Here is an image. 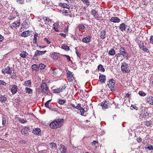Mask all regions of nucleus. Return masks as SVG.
I'll use <instances>...</instances> for the list:
<instances>
[{"instance_id": "nucleus-1", "label": "nucleus", "mask_w": 153, "mask_h": 153, "mask_svg": "<svg viewBox=\"0 0 153 153\" xmlns=\"http://www.w3.org/2000/svg\"><path fill=\"white\" fill-rule=\"evenodd\" d=\"M64 120L63 119H58L55 120L50 124V127L52 128L56 129L61 127L64 123Z\"/></svg>"}, {"instance_id": "nucleus-2", "label": "nucleus", "mask_w": 153, "mask_h": 153, "mask_svg": "<svg viewBox=\"0 0 153 153\" xmlns=\"http://www.w3.org/2000/svg\"><path fill=\"white\" fill-rule=\"evenodd\" d=\"M37 91L39 93H45L48 94V92L49 91L48 88L47 84L45 82L42 83L40 86V89H38Z\"/></svg>"}, {"instance_id": "nucleus-3", "label": "nucleus", "mask_w": 153, "mask_h": 153, "mask_svg": "<svg viewBox=\"0 0 153 153\" xmlns=\"http://www.w3.org/2000/svg\"><path fill=\"white\" fill-rule=\"evenodd\" d=\"M121 68L122 71L123 73H128L130 71V70L128 66V64L125 62L122 63Z\"/></svg>"}, {"instance_id": "nucleus-4", "label": "nucleus", "mask_w": 153, "mask_h": 153, "mask_svg": "<svg viewBox=\"0 0 153 153\" xmlns=\"http://www.w3.org/2000/svg\"><path fill=\"white\" fill-rule=\"evenodd\" d=\"M119 51L123 57L126 59H128V56L123 47H121L119 49Z\"/></svg>"}, {"instance_id": "nucleus-5", "label": "nucleus", "mask_w": 153, "mask_h": 153, "mask_svg": "<svg viewBox=\"0 0 153 153\" xmlns=\"http://www.w3.org/2000/svg\"><path fill=\"white\" fill-rule=\"evenodd\" d=\"M107 84L111 90L114 91V88L115 84V80L111 79L107 82Z\"/></svg>"}, {"instance_id": "nucleus-6", "label": "nucleus", "mask_w": 153, "mask_h": 153, "mask_svg": "<svg viewBox=\"0 0 153 153\" xmlns=\"http://www.w3.org/2000/svg\"><path fill=\"white\" fill-rule=\"evenodd\" d=\"M50 72L55 75H59L61 74L62 70L59 68H54L52 70L50 69Z\"/></svg>"}, {"instance_id": "nucleus-7", "label": "nucleus", "mask_w": 153, "mask_h": 153, "mask_svg": "<svg viewBox=\"0 0 153 153\" xmlns=\"http://www.w3.org/2000/svg\"><path fill=\"white\" fill-rule=\"evenodd\" d=\"M68 80L69 82H72L74 79L73 74H72V72L68 71L67 74Z\"/></svg>"}, {"instance_id": "nucleus-8", "label": "nucleus", "mask_w": 153, "mask_h": 153, "mask_svg": "<svg viewBox=\"0 0 153 153\" xmlns=\"http://www.w3.org/2000/svg\"><path fill=\"white\" fill-rule=\"evenodd\" d=\"M3 74H10L12 73V71L9 66L6 67L5 68H3L1 71Z\"/></svg>"}, {"instance_id": "nucleus-9", "label": "nucleus", "mask_w": 153, "mask_h": 153, "mask_svg": "<svg viewBox=\"0 0 153 153\" xmlns=\"http://www.w3.org/2000/svg\"><path fill=\"white\" fill-rule=\"evenodd\" d=\"M67 149V148L64 145H60L59 150L61 153H68Z\"/></svg>"}, {"instance_id": "nucleus-10", "label": "nucleus", "mask_w": 153, "mask_h": 153, "mask_svg": "<svg viewBox=\"0 0 153 153\" xmlns=\"http://www.w3.org/2000/svg\"><path fill=\"white\" fill-rule=\"evenodd\" d=\"M20 25V20L17 22H14L12 23L10 26L13 29H15L17 27L19 26Z\"/></svg>"}, {"instance_id": "nucleus-11", "label": "nucleus", "mask_w": 153, "mask_h": 153, "mask_svg": "<svg viewBox=\"0 0 153 153\" xmlns=\"http://www.w3.org/2000/svg\"><path fill=\"white\" fill-rule=\"evenodd\" d=\"M18 89V88L17 85H13L11 89V91L13 94L14 95L16 93Z\"/></svg>"}, {"instance_id": "nucleus-12", "label": "nucleus", "mask_w": 153, "mask_h": 153, "mask_svg": "<svg viewBox=\"0 0 153 153\" xmlns=\"http://www.w3.org/2000/svg\"><path fill=\"white\" fill-rule=\"evenodd\" d=\"M91 13L92 15L94 16V17L97 20H98L99 18V16L98 13V12L95 10H92L91 11Z\"/></svg>"}, {"instance_id": "nucleus-13", "label": "nucleus", "mask_w": 153, "mask_h": 153, "mask_svg": "<svg viewBox=\"0 0 153 153\" xmlns=\"http://www.w3.org/2000/svg\"><path fill=\"white\" fill-rule=\"evenodd\" d=\"M91 38V36H88L83 38L82 39V42L86 43L89 42L90 41Z\"/></svg>"}, {"instance_id": "nucleus-14", "label": "nucleus", "mask_w": 153, "mask_h": 153, "mask_svg": "<svg viewBox=\"0 0 153 153\" xmlns=\"http://www.w3.org/2000/svg\"><path fill=\"white\" fill-rule=\"evenodd\" d=\"M109 21L111 22H112L115 23H118L120 21V20L118 17H112L111 18V19H110Z\"/></svg>"}, {"instance_id": "nucleus-15", "label": "nucleus", "mask_w": 153, "mask_h": 153, "mask_svg": "<svg viewBox=\"0 0 153 153\" xmlns=\"http://www.w3.org/2000/svg\"><path fill=\"white\" fill-rule=\"evenodd\" d=\"M30 31L29 30L24 31L21 34V36L23 37H27L29 36L30 35Z\"/></svg>"}, {"instance_id": "nucleus-16", "label": "nucleus", "mask_w": 153, "mask_h": 153, "mask_svg": "<svg viewBox=\"0 0 153 153\" xmlns=\"http://www.w3.org/2000/svg\"><path fill=\"white\" fill-rule=\"evenodd\" d=\"M30 129L29 127H25L23 129L21 130V133L22 134H25L28 133V131Z\"/></svg>"}, {"instance_id": "nucleus-17", "label": "nucleus", "mask_w": 153, "mask_h": 153, "mask_svg": "<svg viewBox=\"0 0 153 153\" xmlns=\"http://www.w3.org/2000/svg\"><path fill=\"white\" fill-rule=\"evenodd\" d=\"M126 27H127V25L124 23H122L119 25V27L120 30L123 31L125 30Z\"/></svg>"}, {"instance_id": "nucleus-18", "label": "nucleus", "mask_w": 153, "mask_h": 153, "mask_svg": "<svg viewBox=\"0 0 153 153\" xmlns=\"http://www.w3.org/2000/svg\"><path fill=\"white\" fill-rule=\"evenodd\" d=\"M53 93L56 94H58L62 92V87H59L53 90Z\"/></svg>"}, {"instance_id": "nucleus-19", "label": "nucleus", "mask_w": 153, "mask_h": 153, "mask_svg": "<svg viewBox=\"0 0 153 153\" xmlns=\"http://www.w3.org/2000/svg\"><path fill=\"white\" fill-rule=\"evenodd\" d=\"M105 76L104 75L101 74L99 77L100 81L104 83L105 80Z\"/></svg>"}, {"instance_id": "nucleus-20", "label": "nucleus", "mask_w": 153, "mask_h": 153, "mask_svg": "<svg viewBox=\"0 0 153 153\" xmlns=\"http://www.w3.org/2000/svg\"><path fill=\"white\" fill-rule=\"evenodd\" d=\"M41 132V130L39 128H36L33 129L32 132L35 134L38 135Z\"/></svg>"}, {"instance_id": "nucleus-21", "label": "nucleus", "mask_w": 153, "mask_h": 153, "mask_svg": "<svg viewBox=\"0 0 153 153\" xmlns=\"http://www.w3.org/2000/svg\"><path fill=\"white\" fill-rule=\"evenodd\" d=\"M47 51H40L37 50L35 52V55H42L46 53Z\"/></svg>"}, {"instance_id": "nucleus-22", "label": "nucleus", "mask_w": 153, "mask_h": 153, "mask_svg": "<svg viewBox=\"0 0 153 153\" xmlns=\"http://www.w3.org/2000/svg\"><path fill=\"white\" fill-rule=\"evenodd\" d=\"M51 57L54 60H57L59 58L58 54L55 53H52L51 55Z\"/></svg>"}, {"instance_id": "nucleus-23", "label": "nucleus", "mask_w": 153, "mask_h": 153, "mask_svg": "<svg viewBox=\"0 0 153 153\" xmlns=\"http://www.w3.org/2000/svg\"><path fill=\"white\" fill-rule=\"evenodd\" d=\"M59 5L63 8H67L69 9L70 8V6L68 4L64 3H59Z\"/></svg>"}, {"instance_id": "nucleus-24", "label": "nucleus", "mask_w": 153, "mask_h": 153, "mask_svg": "<svg viewBox=\"0 0 153 153\" xmlns=\"http://www.w3.org/2000/svg\"><path fill=\"white\" fill-rule=\"evenodd\" d=\"M105 31L104 30H103L102 31H101L100 33V37L101 39H104L105 38Z\"/></svg>"}, {"instance_id": "nucleus-25", "label": "nucleus", "mask_w": 153, "mask_h": 153, "mask_svg": "<svg viewBox=\"0 0 153 153\" xmlns=\"http://www.w3.org/2000/svg\"><path fill=\"white\" fill-rule=\"evenodd\" d=\"M107 102L106 101H104L101 103V105L104 109L108 108Z\"/></svg>"}, {"instance_id": "nucleus-26", "label": "nucleus", "mask_w": 153, "mask_h": 153, "mask_svg": "<svg viewBox=\"0 0 153 153\" xmlns=\"http://www.w3.org/2000/svg\"><path fill=\"white\" fill-rule=\"evenodd\" d=\"M51 100H49L46 102L45 103V106L46 107L50 109H51V107L49 104V103L51 102Z\"/></svg>"}, {"instance_id": "nucleus-27", "label": "nucleus", "mask_w": 153, "mask_h": 153, "mask_svg": "<svg viewBox=\"0 0 153 153\" xmlns=\"http://www.w3.org/2000/svg\"><path fill=\"white\" fill-rule=\"evenodd\" d=\"M143 114L142 113V116L145 118H148L149 117V114L147 111H144Z\"/></svg>"}, {"instance_id": "nucleus-28", "label": "nucleus", "mask_w": 153, "mask_h": 153, "mask_svg": "<svg viewBox=\"0 0 153 153\" xmlns=\"http://www.w3.org/2000/svg\"><path fill=\"white\" fill-rule=\"evenodd\" d=\"M28 55V53L25 51H23V52H22L20 54V56L23 58H25Z\"/></svg>"}, {"instance_id": "nucleus-29", "label": "nucleus", "mask_w": 153, "mask_h": 153, "mask_svg": "<svg viewBox=\"0 0 153 153\" xmlns=\"http://www.w3.org/2000/svg\"><path fill=\"white\" fill-rule=\"evenodd\" d=\"M115 54V51L114 48H111L109 51L108 54L109 55L114 56Z\"/></svg>"}, {"instance_id": "nucleus-30", "label": "nucleus", "mask_w": 153, "mask_h": 153, "mask_svg": "<svg viewBox=\"0 0 153 153\" xmlns=\"http://www.w3.org/2000/svg\"><path fill=\"white\" fill-rule=\"evenodd\" d=\"M38 36V34L36 33H35L34 35V38L33 39V43L34 44H36L37 43V38Z\"/></svg>"}, {"instance_id": "nucleus-31", "label": "nucleus", "mask_w": 153, "mask_h": 153, "mask_svg": "<svg viewBox=\"0 0 153 153\" xmlns=\"http://www.w3.org/2000/svg\"><path fill=\"white\" fill-rule=\"evenodd\" d=\"M24 85L25 86L29 87L31 86V81L30 80H27L25 81Z\"/></svg>"}, {"instance_id": "nucleus-32", "label": "nucleus", "mask_w": 153, "mask_h": 153, "mask_svg": "<svg viewBox=\"0 0 153 153\" xmlns=\"http://www.w3.org/2000/svg\"><path fill=\"white\" fill-rule=\"evenodd\" d=\"M97 69L99 71H101L103 72L105 71V69L104 68L103 66L101 64H100L98 66Z\"/></svg>"}, {"instance_id": "nucleus-33", "label": "nucleus", "mask_w": 153, "mask_h": 153, "mask_svg": "<svg viewBox=\"0 0 153 153\" xmlns=\"http://www.w3.org/2000/svg\"><path fill=\"white\" fill-rule=\"evenodd\" d=\"M25 90L26 91V93L29 94H32L33 93L32 90L29 88H26Z\"/></svg>"}, {"instance_id": "nucleus-34", "label": "nucleus", "mask_w": 153, "mask_h": 153, "mask_svg": "<svg viewBox=\"0 0 153 153\" xmlns=\"http://www.w3.org/2000/svg\"><path fill=\"white\" fill-rule=\"evenodd\" d=\"M32 68L36 71H38L39 69V66L36 64L33 65L32 66Z\"/></svg>"}, {"instance_id": "nucleus-35", "label": "nucleus", "mask_w": 153, "mask_h": 153, "mask_svg": "<svg viewBox=\"0 0 153 153\" xmlns=\"http://www.w3.org/2000/svg\"><path fill=\"white\" fill-rule=\"evenodd\" d=\"M81 1L83 3L85 4H86V5L88 6L90 5V2L89 1V0H81Z\"/></svg>"}, {"instance_id": "nucleus-36", "label": "nucleus", "mask_w": 153, "mask_h": 153, "mask_svg": "<svg viewBox=\"0 0 153 153\" xmlns=\"http://www.w3.org/2000/svg\"><path fill=\"white\" fill-rule=\"evenodd\" d=\"M7 98L4 96H2L0 97V101L1 102H3L4 101H6Z\"/></svg>"}, {"instance_id": "nucleus-37", "label": "nucleus", "mask_w": 153, "mask_h": 153, "mask_svg": "<svg viewBox=\"0 0 153 153\" xmlns=\"http://www.w3.org/2000/svg\"><path fill=\"white\" fill-rule=\"evenodd\" d=\"M39 66V68L40 70H42L44 69L45 67V66L43 64H40Z\"/></svg>"}, {"instance_id": "nucleus-38", "label": "nucleus", "mask_w": 153, "mask_h": 153, "mask_svg": "<svg viewBox=\"0 0 153 153\" xmlns=\"http://www.w3.org/2000/svg\"><path fill=\"white\" fill-rule=\"evenodd\" d=\"M66 102V101L63 100L59 99L58 103L60 105H63Z\"/></svg>"}, {"instance_id": "nucleus-39", "label": "nucleus", "mask_w": 153, "mask_h": 153, "mask_svg": "<svg viewBox=\"0 0 153 153\" xmlns=\"http://www.w3.org/2000/svg\"><path fill=\"white\" fill-rule=\"evenodd\" d=\"M146 100L148 102H150V100H153V97L151 96H148L146 98Z\"/></svg>"}, {"instance_id": "nucleus-40", "label": "nucleus", "mask_w": 153, "mask_h": 153, "mask_svg": "<svg viewBox=\"0 0 153 153\" xmlns=\"http://www.w3.org/2000/svg\"><path fill=\"white\" fill-rule=\"evenodd\" d=\"M44 40L48 44H50L51 43L50 41V39L49 38L48 39L47 38H45L44 39Z\"/></svg>"}, {"instance_id": "nucleus-41", "label": "nucleus", "mask_w": 153, "mask_h": 153, "mask_svg": "<svg viewBox=\"0 0 153 153\" xmlns=\"http://www.w3.org/2000/svg\"><path fill=\"white\" fill-rule=\"evenodd\" d=\"M51 148L52 149H56L57 148L56 144L55 143H51Z\"/></svg>"}, {"instance_id": "nucleus-42", "label": "nucleus", "mask_w": 153, "mask_h": 153, "mask_svg": "<svg viewBox=\"0 0 153 153\" xmlns=\"http://www.w3.org/2000/svg\"><path fill=\"white\" fill-rule=\"evenodd\" d=\"M139 94L141 96H144L146 95V94L143 91H140L139 92Z\"/></svg>"}, {"instance_id": "nucleus-43", "label": "nucleus", "mask_w": 153, "mask_h": 153, "mask_svg": "<svg viewBox=\"0 0 153 153\" xmlns=\"http://www.w3.org/2000/svg\"><path fill=\"white\" fill-rule=\"evenodd\" d=\"M18 119L19 122L22 123H24L26 122V121L25 120H24V119H22L21 118H19Z\"/></svg>"}, {"instance_id": "nucleus-44", "label": "nucleus", "mask_w": 153, "mask_h": 153, "mask_svg": "<svg viewBox=\"0 0 153 153\" xmlns=\"http://www.w3.org/2000/svg\"><path fill=\"white\" fill-rule=\"evenodd\" d=\"M145 125L147 127H149L150 126L151 124L150 121H146L145 122Z\"/></svg>"}, {"instance_id": "nucleus-45", "label": "nucleus", "mask_w": 153, "mask_h": 153, "mask_svg": "<svg viewBox=\"0 0 153 153\" xmlns=\"http://www.w3.org/2000/svg\"><path fill=\"white\" fill-rule=\"evenodd\" d=\"M62 48L63 49L65 50H67V51L69 50V48L67 46H65L64 45H62Z\"/></svg>"}, {"instance_id": "nucleus-46", "label": "nucleus", "mask_w": 153, "mask_h": 153, "mask_svg": "<svg viewBox=\"0 0 153 153\" xmlns=\"http://www.w3.org/2000/svg\"><path fill=\"white\" fill-rule=\"evenodd\" d=\"M121 55V54L120 53H117L115 54V57H116V59L117 60L118 59V58L120 57Z\"/></svg>"}, {"instance_id": "nucleus-47", "label": "nucleus", "mask_w": 153, "mask_h": 153, "mask_svg": "<svg viewBox=\"0 0 153 153\" xmlns=\"http://www.w3.org/2000/svg\"><path fill=\"white\" fill-rule=\"evenodd\" d=\"M149 150H153V146L152 145L149 144L146 147Z\"/></svg>"}, {"instance_id": "nucleus-48", "label": "nucleus", "mask_w": 153, "mask_h": 153, "mask_svg": "<svg viewBox=\"0 0 153 153\" xmlns=\"http://www.w3.org/2000/svg\"><path fill=\"white\" fill-rule=\"evenodd\" d=\"M82 108L81 107V104H78L76 106V108L78 110H80Z\"/></svg>"}, {"instance_id": "nucleus-49", "label": "nucleus", "mask_w": 153, "mask_h": 153, "mask_svg": "<svg viewBox=\"0 0 153 153\" xmlns=\"http://www.w3.org/2000/svg\"><path fill=\"white\" fill-rule=\"evenodd\" d=\"M17 2L19 4H24L25 1L24 0H17Z\"/></svg>"}, {"instance_id": "nucleus-50", "label": "nucleus", "mask_w": 153, "mask_h": 153, "mask_svg": "<svg viewBox=\"0 0 153 153\" xmlns=\"http://www.w3.org/2000/svg\"><path fill=\"white\" fill-rule=\"evenodd\" d=\"M7 85V83L3 81L2 80H0V85H3L6 86Z\"/></svg>"}, {"instance_id": "nucleus-51", "label": "nucleus", "mask_w": 153, "mask_h": 153, "mask_svg": "<svg viewBox=\"0 0 153 153\" xmlns=\"http://www.w3.org/2000/svg\"><path fill=\"white\" fill-rule=\"evenodd\" d=\"M81 113V114L82 115H83V114L85 112V110L83 108H82L80 110Z\"/></svg>"}, {"instance_id": "nucleus-52", "label": "nucleus", "mask_w": 153, "mask_h": 153, "mask_svg": "<svg viewBox=\"0 0 153 153\" xmlns=\"http://www.w3.org/2000/svg\"><path fill=\"white\" fill-rule=\"evenodd\" d=\"M142 50L143 51H145V52H149V50H148V49L145 46L144 47H143V48Z\"/></svg>"}, {"instance_id": "nucleus-53", "label": "nucleus", "mask_w": 153, "mask_h": 153, "mask_svg": "<svg viewBox=\"0 0 153 153\" xmlns=\"http://www.w3.org/2000/svg\"><path fill=\"white\" fill-rule=\"evenodd\" d=\"M6 122V118L4 117H3L2 118V124L4 126H5Z\"/></svg>"}, {"instance_id": "nucleus-54", "label": "nucleus", "mask_w": 153, "mask_h": 153, "mask_svg": "<svg viewBox=\"0 0 153 153\" xmlns=\"http://www.w3.org/2000/svg\"><path fill=\"white\" fill-rule=\"evenodd\" d=\"M137 141L138 142H139V143L142 142V138L141 137H139L138 138H137Z\"/></svg>"}, {"instance_id": "nucleus-55", "label": "nucleus", "mask_w": 153, "mask_h": 153, "mask_svg": "<svg viewBox=\"0 0 153 153\" xmlns=\"http://www.w3.org/2000/svg\"><path fill=\"white\" fill-rule=\"evenodd\" d=\"M64 56H66L67 57V59L68 62L70 61L71 60L70 57L69 56L67 55H64Z\"/></svg>"}, {"instance_id": "nucleus-56", "label": "nucleus", "mask_w": 153, "mask_h": 153, "mask_svg": "<svg viewBox=\"0 0 153 153\" xmlns=\"http://www.w3.org/2000/svg\"><path fill=\"white\" fill-rule=\"evenodd\" d=\"M131 107H132L133 108H132L131 109H134L135 110H137V107L135 105H131Z\"/></svg>"}, {"instance_id": "nucleus-57", "label": "nucleus", "mask_w": 153, "mask_h": 153, "mask_svg": "<svg viewBox=\"0 0 153 153\" xmlns=\"http://www.w3.org/2000/svg\"><path fill=\"white\" fill-rule=\"evenodd\" d=\"M150 42L153 44V36H151L150 37Z\"/></svg>"}, {"instance_id": "nucleus-58", "label": "nucleus", "mask_w": 153, "mask_h": 153, "mask_svg": "<svg viewBox=\"0 0 153 153\" xmlns=\"http://www.w3.org/2000/svg\"><path fill=\"white\" fill-rule=\"evenodd\" d=\"M98 142L96 140H94L93 142H91V144L93 146H94L96 144V143H97Z\"/></svg>"}, {"instance_id": "nucleus-59", "label": "nucleus", "mask_w": 153, "mask_h": 153, "mask_svg": "<svg viewBox=\"0 0 153 153\" xmlns=\"http://www.w3.org/2000/svg\"><path fill=\"white\" fill-rule=\"evenodd\" d=\"M4 39V37L0 34V42H2Z\"/></svg>"}, {"instance_id": "nucleus-60", "label": "nucleus", "mask_w": 153, "mask_h": 153, "mask_svg": "<svg viewBox=\"0 0 153 153\" xmlns=\"http://www.w3.org/2000/svg\"><path fill=\"white\" fill-rule=\"evenodd\" d=\"M15 18V17L13 16H10L9 17V20H11L13 19H14Z\"/></svg>"}, {"instance_id": "nucleus-61", "label": "nucleus", "mask_w": 153, "mask_h": 153, "mask_svg": "<svg viewBox=\"0 0 153 153\" xmlns=\"http://www.w3.org/2000/svg\"><path fill=\"white\" fill-rule=\"evenodd\" d=\"M79 27L82 30L84 29L85 28V27L83 25H79Z\"/></svg>"}, {"instance_id": "nucleus-62", "label": "nucleus", "mask_w": 153, "mask_h": 153, "mask_svg": "<svg viewBox=\"0 0 153 153\" xmlns=\"http://www.w3.org/2000/svg\"><path fill=\"white\" fill-rule=\"evenodd\" d=\"M53 29L54 30V31H55L56 32H58L59 30H58L57 27H53Z\"/></svg>"}, {"instance_id": "nucleus-63", "label": "nucleus", "mask_w": 153, "mask_h": 153, "mask_svg": "<svg viewBox=\"0 0 153 153\" xmlns=\"http://www.w3.org/2000/svg\"><path fill=\"white\" fill-rule=\"evenodd\" d=\"M76 53L77 54V56L78 57H79V58H80L81 56V54L80 53H79L77 51H76Z\"/></svg>"}, {"instance_id": "nucleus-64", "label": "nucleus", "mask_w": 153, "mask_h": 153, "mask_svg": "<svg viewBox=\"0 0 153 153\" xmlns=\"http://www.w3.org/2000/svg\"><path fill=\"white\" fill-rule=\"evenodd\" d=\"M43 19L44 20V22L48 21V18L47 17H43Z\"/></svg>"}]
</instances>
